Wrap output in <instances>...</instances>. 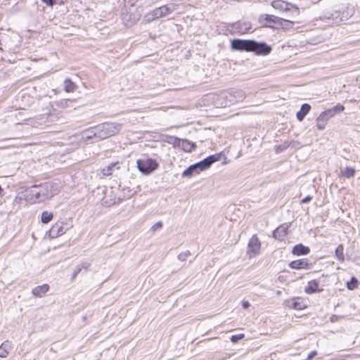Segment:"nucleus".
Segmentation results:
<instances>
[{
  "mask_svg": "<svg viewBox=\"0 0 360 360\" xmlns=\"http://www.w3.org/2000/svg\"><path fill=\"white\" fill-rule=\"evenodd\" d=\"M59 191L57 184L45 182L27 187L22 193V198L30 204L40 203L50 200Z\"/></svg>",
  "mask_w": 360,
  "mask_h": 360,
  "instance_id": "1",
  "label": "nucleus"
},
{
  "mask_svg": "<svg viewBox=\"0 0 360 360\" xmlns=\"http://www.w3.org/2000/svg\"><path fill=\"white\" fill-rule=\"evenodd\" d=\"M354 13L353 6L340 4L337 5L333 9V12H323L316 17V22L319 20L324 21L326 25L338 24L342 21L348 20Z\"/></svg>",
  "mask_w": 360,
  "mask_h": 360,
  "instance_id": "2",
  "label": "nucleus"
},
{
  "mask_svg": "<svg viewBox=\"0 0 360 360\" xmlns=\"http://www.w3.org/2000/svg\"><path fill=\"white\" fill-rule=\"evenodd\" d=\"M246 97L245 93L241 89H232L214 96V105L218 108H224L243 101Z\"/></svg>",
  "mask_w": 360,
  "mask_h": 360,
  "instance_id": "3",
  "label": "nucleus"
},
{
  "mask_svg": "<svg viewBox=\"0 0 360 360\" xmlns=\"http://www.w3.org/2000/svg\"><path fill=\"white\" fill-rule=\"evenodd\" d=\"M220 160L219 154L210 155L204 160L189 166L182 174V176L191 178L200 174V172L208 169L214 162Z\"/></svg>",
  "mask_w": 360,
  "mask_h": 360,
  "instance_id": "4",
  "label": "nucleus"
},
{
  "mask_svg": "<svg viewBox=\"0 0 360 360\" xmlns=\"http://www.w3.org/2000/svg\"><path fill=\"white\" fill-rule=\"evenodd\" d=\"M345 108L342 104L338 103L333 107L321 112L316 117V129L319 130L324 129L328 121L336 115L343 112Z\"/></svg>",
  "mask_w": 360,
  "mask_h": 360,
  "instance_id": "5",
  "label": "nucleus"
},
{
  "mask_svg": "<svg viewBox=\"0 0 360 360\" xmlns=\"http://www.w3.org/2000/svg\"><path fill=\"white\" fill-rule=\"evenodd\" d=\"M179 4L172 2L156 8L152 11L148 12L146 14L145 18H146L147 21L150 22L160 18L166 17L167 15L173 13L174 11L179 9Z\"/></svg>",
  "mask_w": 360,
  "mask_h": 360,
  "instance_id": "6",
  "label": "nucleus"
},
{
  "mask_svg": "<svg viewBox=\"0 0 360 360\" xmlns=\"http://www.w3.org/2000/svg\"><path fill=\"white\" fill-rule=\"evenodd\" d=\"M122 124L117 122H105L97 125L98 140L105 139L120 131Z\"/></svg>",
  "mask_w": 360,
  "mask_h": 360,
  "instance_id": "7",
  "label": "nucleus"
},
{
  "mask_svg": "<svg viewBox=\"0 0 360 360\" xmlns=\"http://www.w3.org/2000/svg\"><path fill=\"white\" fill-rule=\"evenodd\" d=\"M136 164L139 170L146 175L150 174L158 167V163L152 158L139 159Z\"/></svg>",
  "mask_w": 360,
  "mask_h": 360,
  "instance_id": "8",
  "label": "nucleus"
},
{
  "mask_svg": "<svg viewBox=\"0 0 360 360\" xmlns=\"http://www.w3.org/2000/svg\"><path fill=\"white\" fill-rule=\"evenodd\" d=\"M228 27L231 28V32L238 34H245L252 29V24L248 21H238L229 24Z\"/></svg>",
  "mask_w": 360,
  "mask_h": 360,
  "instance_id": "9",
  "label": "nucleus"
},
{
  "mask_svg": "<svg viewBox=\"0 0 360 360\" xmlns=\"http://www.w3.org/2000/svg\"><path fill=\"white\" fill-rule=\"evenodd\" d=\"M259 22L264 27H273L271 25V22H273L274 24H278L280 25H283V22L288 23V22L285 21V19L276 17L274 15H267V14L260 15L259 18Z\"/></svg>",
  "mask_w": 360,
  "mask_h": 360,
  "instance_id": "10",
  "label": "nucleus"
},
{
  "mask_svg": "<svg viewBox=\"0 0 360 360\" xmlns=\"http://www.w3.org/2000/svg\"><path fill=\"white\" fill-rule=\"evenodd\" d=\"M253 40L236 39L231 41V49L237 51H251Z\"/></svg>",
  "mask_w": 360,
  "mask_h": 360,
  "instance_id": "11",
  "label": "nucleus"
},
{
  "mask_svg": "<svg viewBox=\"0 0 360 360\" xmlns=\"http://www.w3.org/2000/svg\"><path fill=\"white\" fill-rule=\"evenodd\" d=\"M333 237L330 233H321L318 226H316V248L320 246L321 249L324 246H327L333 241Z\"/></svg>",
  "mask_w": 360,
  "mask_h": 360,
  "instance_id": "12",
  "label": "nucleus"
},
{
  "mask_svg": "<svg viewBox=\"0 0 360 360\" xmlns=\"http://www.w3.org/2000/svg\"><path fill=\"white\" fill-rule=\"evenodd\" d=\"M271 51V47L264 42H257L253 40L251 51L257 55L266 56Z\"/></svg>",
  "mask_w": 360,
  "mask_h": 360,
  "instance_id": "13",
  "label": "nucleus"
},
{
  "mask_svg": "<svg viewBox=\"0 0 360 360\" xmlns=\"http://www.w3.org/2000/svg\"><path fill=\"white\" fill-rule=\"evenodd\" d=\"M260 247L261 243L257 236L256 235L252 236L250 239L248 245V253L250 255V257L258 255L259 252Z\"/></svg>",
  "mask_w": 360,
  "mask_h": 360,
  "instance_id": "14",
  "label": "nucleus"
},
{
  "mask_svg": "<svg viewBox=\"0 0 360 360\" xmlns=\"http://www.w3.org/2000/svg\"><path fill=\"white\" fill-rule=\"evenodd\" d=\"M174 144L186 152H191L195 147V144L187 139L174 138Z\"/></svg>",
  "mask_w": 360,
  "mask_h": 360,
  "instance_id": "15",
  "label": "nucleus"
},
{
  "mask_svg": "<svg viewBox=\"0 0 360 360\" xmlns=\"http://www.w3.org/2000/svg\"><path fill=\"white\" fill-rule=\"evenodd\" d=\"M68 228H64L62 222L56 223L52 226L49 231V235L51 238H57L64 234Z\"/></svg>",
  "mask_w": 360,
  "mask_h": 360,
  "instance_id": "16",
  "label": "nucleus"
},
{
  "mask_svg": "<svg viewBox=\"0 0 360 360\" xmlns=\"http://www.w3.org/2000/svg\"><path fill=\"white\" fill-rule=\"evenodd\" d=\"M311 266V264L308 262L307 259L294 260L289 264V266L294 269H309Z\"/></svg>",
  "mask_w": 360,
  "mask_h": 360,
  "instance_id": "17",
  "label": "nucleus"
},
{
  "mask_svg": "<svg viewBox=\"0 0 360 360\" xmlns=\"http://www.w3.org/2000/svg\"><path fill=\"white\" fill-rule=\"evenodd\" d=\"M288 226L283 224L276 228L273 232V236L274 238L278 240H283L288 233Z\"/></svg>",
  "mask_w": 360,
  "mask_h": 360,
  "instance_id": "18",
  "label": "nucleus"
},
{
  "mask_svg": "<svg viewBox=\"0 0 360 360\" xmlns=\"http://www.w3.org/2000/svg\"><path fill=\"white\" fill-rule=\"evenodd\" d=\"M13 348L12 343L6 340L0 345V357L6 358Z\"/></svg>",
  "mask_w": 360,
  "mask_h": 360,
  "instance_id": "19",
  "label": "nucleus"
},
{
  "mask_svg": "<svg viewBox=\"0 0 360 360\" xmlns=\"http://www.w3.org/2000/svg\"><path fill=\"white\" fill-rule=\"evenodd\" d=\"M309 252V248L301 243L295 245L292 250V253L295 255H307Z\"/></svg>",
  "mask_w": 360,
  "mask_h": 360,
  "instance_id": "20",
  "label": "nucleus"
},
{
  "mask_svg": "<svg viewBox=\"0 0 360 360\" xmlns=\"http://www.w3.org/2000/svg\"><path fill=\"white\" fill-rule=\"evenodd\" d=\"M98 129L97 126L91 127L90 129H88L87 130L84 131L82 134V138L84 139H91L92 138H95L98 140Z\"/></svg>",
  "mask_w": 360,
  "mask_h": 360,
  "instance_id": "21",
  "label": "nucleus"
},
{
  "mask_svg": "<svg viewBox=\"0 0 360 360\" xmlns=\"http://www.w3.org/2000/svg\"><path fill=\"white\" fill-rule=\"evenodd\" d=\"M271 6L276 8L279 9L282 11H288L289 10V6L290 4L282 0H275L271 2Z\"/></svg>",
  "mask_w": 360,
  "mask_h": 360,
  "instance_id": "22",
  "label": "nucleus"
},
{
  "mask_svg": "<svg viewBox=\"0 0 360 360\" xmlns=\"http://www.w3.org/2000/svg\"><path fill=\"white\" fill-rule=\"evenodd\" d=\"M311 109V106L304 103L301 106L300 110L297 112L296 117L299 121H302Z\"/></svg>",
  "mask_w": 360,
  "mask_h": 360,
  "instance_id": "23",
  "label": "nucleus"
},
{
  "mask_svg": "<svg viewBox=\"0 0 360 360\" xmlns=\"http://www.w3.org/2000/svg\"><path fill=\"white\" fill-rule=\"evenodd\" d=\"M49 285L47 284H44L42 285H39L32 289V294L36 297H41L49 290Z\"/></svg>",
  "mask_w": 360,
  "mask_h": 360,
  "instance_id": "24",
  "label": "nucleus"
},
{
  "mask_svg": "<svg viewBox=\"0 0 360 360\" xmlns=\"http://www.w3.org/2000/svg\"><path fill=\"white\" fill-rule=\"evenodd\" d=\"M356 174V169L352 167H346L345 169L340 170V176H343L347 179H350L354 176Z\"/></svg>",
  "mask_w": 360,
  "mask_h": 360,
  "instance_id": "25",
  "label": "nucleus"
},
{
  "mask_svg": "<svg viewBox=\"0 0 360 360\" xmlns=\"http://www.w3.org/2000/svg\"><path fill=\"white\" fill-rule=\"evenodd\" d=\"M335 255L337 259L340 262H343L345 259V257L344 255V245L342 244H340L335 250Z\"/></svg>",
  "mask_w": 360,
  "mask_h": 360,
  "instance_id": "26",
  "label": "nucleus"
},
{
  "mask_svg": "<svg viewBox=\"0 0 360 360\" xmlns=\"http://www.w3.org/2000/svg\"><path fill=\"white\" fill-rule=\"evenodd\" d=\"M359 281L355 276H352L350 280L347 281L346 287L349 290H354L359 287Z\"/></svg>",
  "mask_w": 360,
  "mask_h": 360,
  "instance_id": "27",
  "label": "nucleus"
},
{
  "mask_svg": "<svg viewBox=\"0 0 360 360\" xmlns=\"http://www.w3.org/2000/svg\"><path fill=\"white\" fill-rule=\"evenodd\" d=\"M64 89L66 92H73L75 89V83L69 78L64 81Z\"/></svg>",
  "mask_w": 360,
  "mask_h": 360,
  "instance_id": "28",
  "label": "nucleus"
},
{
  "mask_svg": "<svg viewBox=\"0 0 360 360\" xmlns=\"http://www.w3.org/2000/svg\"><path fill=\"white\" fill-rule=\"evenodd\" d=\"M53 214L51 212H49L48 211H44L41 213V220L44 224H48L53 219Z\"/></svg>",
  "mask_w": 360,
  "mask_h": 360,
  "instance_id": "29",
  "label": "nucleus"
},
{
  "mask_svg": "<svg viewBox=\"0 0 360 360\" xmlns=\"http://www.w3.org/2000/svg\"><path fill=\"white\" fill-rule=\"evenodd\" d=\"M290 307L295 309H302L304 307V305L299 301V298L293 299Z\"/></svg>",
  "mask_w": 360,
  "mask_h": 360,
  "instance_id": "30",
  "label": "nucleus"
},
{
  "mask_svg": "<svg viewBox=\"0 0 360 360\" xmlns=\"http://www.w3.org/2000/svg\"><path fill=\"white\" fill-rule=\"evenodd\" d=\"M305 292L308 294L315 292V280L309 282L308 286L305 288Z\"/></svg>",
  "mask_w": 360,
  "mask_h": 360,
  "instance_id": "31",
  "label": "nucleus"
},
{
  "mask_svg": "<svg viewBox=\"0 0 360 360\" xmlns=\"http://www.w3.org/2000/svg\"><path fill=\"white\" fill-rule=\"evenodd\" d=\"M320 41H316V55L328 51V45L319 46Z\"/></svg>",
  "mask_w": 360,
  "mask_h": 360,
  "instance_id": "32",
  "label": "nucleus"
},
{
  "mask_svg": "<svg viewBox=\"0 0 360 360\" xmlns=\"http://www.w3.org/2000/svg\"><path fill=\"white\" fill-rule=\"evenodd\" d=\"M244 337H245V335L243 333L233 335L231 337V341L233 343H236L238 340H242L243 338H244Z\"/></svg>",
  "mask_w": 360,
  "mask_h": 360,
  "instance_id": "33",
  "label": "nucleus"
},
{
  "mask_svg": "<svg viewBox=\"0 0 360 360\" xmlns=\"http://www.w3.org/2000/svg\"><path fill=\"white\" fill-rule=\"evenodd\" d=\"M41 1L48 6H53V4H61L63 3V0H41Z\"/></svg>",
  "mask_w": 360,
  "mask_h": 360,
  "instance_id": "34",
  "label": "nucleus"
},
{
  "mask_svg": "<svg viewBox=\"0 0 360 360\" xmlns=\"http://www.w3.org/2000/svg\"><path fill=\"white\" fill-rule=\"evenodd\" d=\"M162 227V223L161 221H158L151 226L150 231L153 232H155V231L161 229Z\"/></svg>",
  "mask_w": 360,
  "mask_h": 360,
  "instance_id": "35",
  "label": "nucleus"
},
{
  "mask_svg": "<svg viewBox=\"0 0 360 360\" xmlns=\"http://www.w3.org/2000/svg\"><path fill=\"white\" fill-rule=\"evenodd\" d=\"M81 271L82 267L80 266H77L73 271L71 279L74 280Z\"/></svg>",
  "mask_w": 360,
  "mask_h": 360,
  "instance_id": "36",
  "label": "nucleus"
},
{
  "mask_svg": "<svg viewBox=\"0 0 360 360\" xmlns=\"http://www.w3.org/2000/svg\"><path fill=\"white\" fill-rule=\"evenodd\" d=\"M190 255V252L187 251L186 252H183L179 255L178 257L180 260L184 261L187 258V257Z\"/></svg>",
  "mask_w": 360,
  "mask_h": 360,
  "instance_id": "37",
  "label": "nucleus"
},
{
  "mask_svg": "<svg viewBox=\"0 0 360 360\" xmlns=\"http://www.w3.org/2000/svg\"><path fill=\"white\" fill-rule=\"evenodd\" d=\"M79 266H80L82 267V269H84L85 270H88L89 268L91 266V263L89 262H83L82 263H81V264H79Z\"/></svg>",
  "mask_w": 360,
  "mask_h": 360,
  "instance_id": "38",
  "label": "nucleus"
},
{
  "mask_svg": "<svg viewBox=\"0 0 360 360\" xmlns=\"http://www.w3.org/2000/svg\"><path fill=\"white\" fill-rule=\"evenodd\" d=\"M340 318H341V316H338V315H335V314H333L330 317V321L332 323H334V322L338 321Z\"/></svg>",
  "mask_w": 360,
  "mask_h": 360,
  "instance_id": "39",
  "label": "nucleus"
},
{
  "mask_svg": "<svg viewBox=\"0 0 360 360\" xmlns=\"http://www.w3.org/2000/svg\"><path fill=\"white\" fill-rule=\"evenodd\" d=\"M285 20L287 21L288 23L283 22V25H281L283 28H288V27H291L293 25V22L290 20Z\"/></svg>",
  "mask_w": 360,
  "mask_h": 360,
  "instance_id": "40",
  "label": "nucleus"
},
{
  "mask_svg": "<svg viewBox=\"0 0 360 360\" xmlns=\"http://www.w3.org/2000/svg\"><path fill=\"white\" fill-rule=\"evenodd\" d=\"M311 199H312V196L308 195L306 198H303L301 202L302 203H305V202H307L310 201Z\"/></svg>",
  "mask_w": 360,
  "mask_h": 360,
  "instance_id": "41",
  "label": "nucleus"
},
{
  "mask_svg": "<svg viewBox=\"0 0 360 360\" xmlns=\"http://www.w3.org/2000/svg\"><path fill=\"white\" fill-rule=\"evenodd\" d=\"M250 303L248 301H243L242 302V307L243 309H248L250 307Z\"/></svg>",
  "mask_w": 360,
  "mask_h": 360,
  "instance_id": "42",
  "label": "nucleus"
},
{
  "mask_svg": "<svg viewBox=\"0 0 360 360\" xmlns=\"http://www.w3.org/2000/svg\"><path fill=\"white\" fill-rule=\"evenodd\" d=\"M315 356V350L314 351H311L309 356H308V358L309 359H311L312 357H314Z\"/></svg>",
  "mask_w": 360,
  "mask_h": 360,
  "instance_id": "43",
  "label": "nucleus"
},
{
  "mask_svg": "<svg viewBox=\"0 0 360 360\" xmlns=\"http://www.w3.org/2000/svg\"><path fill=\"white\" fill-rule=\"evenodd\" d=\"M346 257H347V259L348 260H351L352 259V255L349 254L348 251H347V252H346Z\"/></svg>",
  "mask_w": 360,
  "mask_h": 360,
  "instance_id": "44",
  "label": "nucleus"
},
{
  "mask_svg": "<svg viewBox=\"0 0 360 360\" xmlns=\"http://www.w3.org/2000/svg\"><path fill=\"white\" fill-rule=\"evenodd\" d=\"M111 169V168L110 167H108L107 169V172H104V174L105 175H110V170ZM104 171H105V169H104Z\"/></svg>",
  "mask_w": 360,
  "mask_h": 360,
  "instance_id": "45",
  "label": "nucleus"
},
{
  "mask_svg": "<svg viewBox=\"0 0 360 360\" xmlns=\"http://www.w3.org/2000/svg\"><path fill=\"white\" fill-rule=\"evenodd\" d=\"M322 290H323V289H322V288H320L319 287L318 282L316 281V293L320 292H321V291H322Z\"/></svg>",
  "mask_w": 360,
  "mask_h": 360,
  "instance_id": "46",
  "label": "nucleus"
},
{
  "mask_svg": "<svg viewBox=\"0 0 360 360\" xmlns=\"http://www.w3.org/2000/svg\"><path fill=\"white\" fill-rule=\"evenodd\" d=\"M321 1V0H318V1H316V4L320 5V1Z\"/></svg>",
  "mask_w": 360,
  "mask_h": 360,
  "instance_id": "47",
  "label": "nucleus"
}]
</instances>
